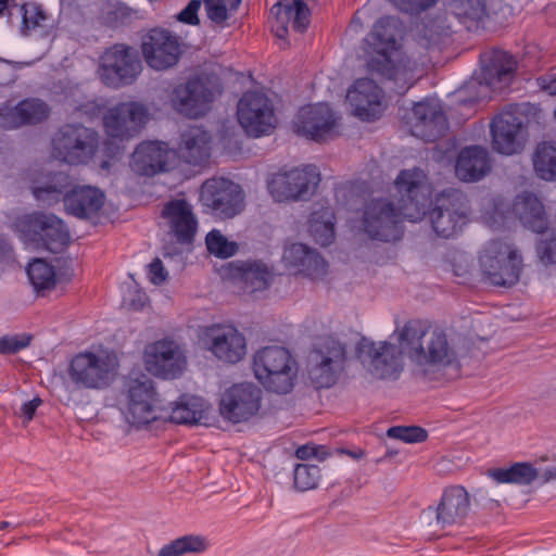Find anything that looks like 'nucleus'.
I'll list each match as a JSON object with an SVG mask.
<instances>
[{"label":"nucleus","instance_id":"1","mask_svg":"<svg viewBox=\"0 0 556 556\" xmlns=\"http://www.w3.org/2000/svg\"><path fill=\"white\" fill-rule=\"evenodd\" d=\"M395 187L401 194L399 207L386 199L371 200L365 205L363 227L374 240L396 241L402 237L403 219L417 222L426 215L431 189L421 169L402 170Z\"/></svg>","mask_w":556,"mask_h":556},{"label":"nucleus","instance_id":"2","mask_svg":"<svg viewBox=\"0 0 556 556\" xmlns=\"http://www.w3.org/2000/svg\"><path fill=\"white\" fill-rule=\"evenodd\" d=\"M397 341L413 364L416 377L433 380L438 374L457 362V350L450 333L440 328L427 330L419 320H408L396 328Z\"/></svg>","mask_w":556,"mask_h":556},{"label":"nucleus","instance_id":"3","mask_svg":"<svg viewBox=\"0 0 556 556\" xmlns=\"http://www.w3.org/2000/svg\"><path fill=\"white\" fill-rule=\"evenodd\" d=\"M33 194L49 206L62 200L66 212L78 218L97 213L104 199V194L97 188L75 186L70 175L63 172L51 174L43 185L33 188Z\"/></svg>","mask_w":556,"mask_h":556},{"label":"nucleus","instance_id":"4","mask_svg":"<svg viewBox=\"0 0 556 556\" xmlns=\"http://www.w3.org/2000/svg\"><path fill=\"white\" fill-rule=\"evenodd\" d=\"M396 22L390 16L379 18L365 39L367 70L383 80L406 79V65L400 60L396 43Z\"/></svg>","mask_w":556,"mask_h":556},{"label":"nucleus","instance_id":"5","mask_svg":"<svg viewBox=\"0 0 556 556\" xmlns=\"http://www.w3.org/2000/svg\"><path fill=\"white\" fill-rule=\"evenodd\" d=\"M253 371L266 390L288 394L298 377V363L286 348L270 345L254 354Z\"/></svg>","mask_w":556,"mask_h":556},{"label":"nucleus","instance_id":"6","mask_svg":"<svg viewBox=\"0 0 556 556\" xmlns=\"http://www.w3.org/2000/svg\"><path fill=\"white\" fill-rule=\"evenodd\" d=\"M346 345L328 336L315 342L306 361L307 376L316 389L331 388L342 375L346 363Z\"/></svg>","mask_w":556,"mask_h":556},{"label":"nucleus","instance_id":"7","mask_svg":"<svg viewBox=\"0 0 556 556\" xmlns=\"http://www.w3.org/2000/svg\"><path fill=\"white\" fill-rule=\"evenodd\" d=\"M98 148L99 134L79 123L64 124L52 139L53 156L70 165L89 163Z\"/></svg>","mask_w":556,"mask_h":556},{"label":"nucleus","instance_id":"8","mask_svg":"<svg viewBox=\"0 0 556 556\" xmlns=\"http://www.w3.org/2000/svg\"><path fill=\"white\" fill-rule=\"evenodd\" d=\"M125 392L127 404L124 414L130 425L141 428L166 416L154 383L146 375L129 377Z\"/></svg>","mask_w":556,"mask_h":556},{"label":"nucleus","instance_id":"9","mask_svg":"<svg viewBox=\"0 0 556 556\" xmlns=\"http://www.w3.org/2000/svg\"><path fill=\"white\" fill-rule=\"evenodd\" d=\"M14 229L30 241L40 240L46 250L62 252L71 242V235L64 222L54 214L35 212L18 217Z\"/></svg>","mask_w":556,"mask_h":556},{"label":"nucleus","instance_id":"10","mask_svg":"<svg viewBox=\"0 0 556 556\" xmlns=\"http://www.w3.org/2000/svg\"><path fill=\"white\" fill-rule=\"evenodd\" d=\"M469 206L466 195L456 189L444 190L435 198L428 216L433 231L442 238H452L468 222Z\"/></svg>","mask_w":556,"mask_h":556},{"label":"nucleus","instance_id":"11","mask_svg":"<svg viewBox=\"0 0 556 556\" xmlns=\"http://www.w3.org/2000/svg\"><path fill=\"white\" fill-rule=\"evenodd\" d=\"M320 182V173L315 165H303L290 170H280L268 181V190L278 201L308 200Z\"/></svg>","mask_w":556,"mask_h":556},{"label":"nucleus","instance_id":"12","mask_svg":"<svg viewBox=\"0 0 556 556\" xmlns=\"http://www.w3.org/2000/svg\"><path fill=\"white\" fill-rule=\"evenodd\" d=\"M238 121L249 136L268 135L276 127L271 101L260 91L245 92L238 103Z\"/></svg>","mask_w":556,"mask_h":556},{"label":"nucleus","instance_id":"13","mask_svg":"<svg viewBox=\"0 0 556 556\" xmlns=\"http://www.w3.org/2000/svg\"><path fill=\"white\" fill-rule=\"evenodd\" d=\"M357 357L368 366L370 371L381 379H395L402 371V357L404 353L387 341L375 342L362 338L356 348Z\"/></svg>","mask_w":556,"mask_h":556},{"label":"nucleus","instance_id":"14","mask_svg":"<svg viewBox=\"0 0 556 556\" xmlns=\"http://www.w3.org/2000/svg\"><path fill=\"white\" fill-rule=\"evenodd\" d=\"M141 72V62L129 47L115 45L101 56L100 76L113 88L131 84Z\"/></svg>","mask_w":556,"mask_h":556},{"label":"nucleus","instance_id":"15","mask_svg":"<svg viewBox=\"0 0 556 556\" xmlns=\"http://www.w3.org/2000/svg\"><path fill=\"white\" fill-rule=\"evenodd\" d=\"M201 201L222 218H232L244 208L241 187L226 178L207 179L201 187Z\"/></svg>","mask_w":556,"mask_h":556},{"label":"nucleus","instance_id":"16","mask_svg":"<svg viewBox=\"0 0 556 556\" xmlns=\"http://www.w3.org/2000/svg\"><path fill=\"white\" fill-rule=\"evenodd\" d=\"M70 382L75 389H104L113 380L110 362L91 352L75 355L67 368Z\"/></svg>","mask_w":556,"mask_h":556},{"label":"nucleus","instance_id":"17","mask_svg":"<svg viewBox=\"0 0 556 556\" xmlns=\"http://www.w3.org/2000/svg\"><path fill=\"white\" fill-rule=\"evenodd\" d=\"M519 251L506 240H492L489 244V282L497 287H511L519 281L522 270Z\"/></svg>","mask_w":556,"mask_h":556},{"label":"nucleus","instance_id":"18","mask_svg":"<svg viewBox=\"0 0 556 556\" xmlns=\"http://www.w3.org/2000/svg\"><path fill=\"white\" fill-rule=\"evenodd\" d=\"M144 365L155 377L175 379L185 371L187 357L178 343L163 339L146 346Z\"/></svg>","mask_w":556,"mask_h":556},{"label":"nucleus","instance_id":"19","mask_svg":"<svg viewBox=\"0 0 556 556\" xmlns=\"http://www.w3.org/2000/svg\"><path fill=\"white\" fill-rule=\"evenodd\" d=\"M262 390L252 382L236 383L227 389L219 402L220 415L233 422L249 420L261 407Z\"/></svg>","mask_w":556,"mask_h":556},{"label":"nucleus","instance_id":"20","mask_svg":"<svg viewBox=\"0 0 556 556\" xmlns=\"http://www.w3.org/2000/svg\"><path fill=\"white\" fill-rule=\"evenodd\" d=\"M201 342L216 358L228 364L238 363L247 353L245 338L230 325L206 327Z\"/></svg>","mask_w":556,"mask_h":556},{"label":"nucleus","instance_id":"21","mask_svg":"<svg viewBox=\"0 0 556 556\" xmlns=\"http://www.w3.org/2000/svg\"><path fill=\"white\" fill-rule=\"evenodd\" d=\"M141 50L146 63L156 71L174 66L181 53L178 38L162 28H153L143 36Z\"/></svg>","mask_w":556,"mask_h":556},{"label":"nucleus","instance_id":"22","mask_svg":"<svg viewBox=\"0 0 556 556\" xmlns=\"http://www.w3.org/2000/svg\"><path fill=\"white\" fill-rule=\"evenodd\" d=\"M493 149L504 155H513L523 150L528 131L521 118L508 108L495 116L491 123Z\"/></svg>","mask_w":556,"mask_h":556},{"label":"nucleus","instance_id":"23","mask_svg":"<svg viewBox=\"0 0 556 556\" xmlns=\"http://www.w3.org/2000/svg\"><path fill=\"white\" fill-rule=\"evenodd\" d=\"M447 128V118L440 102L427 99L414 105L410 119L413 136L433 142L443 137Z\"/></svg>","mask_w":556,"mask_h":556},{"label":"nucleus","instance_id":"24","mask_svg":"<svg viewBox=\"0 0 556 556\" xmlns=\"http://www.w3.org/2000/svg\"><path fill=\"white\" fill-rule=\"evenodd\" d=\"M213 99V91L200 79H189L185 84H179L170 94L175 111L189 118L204 115Z\"/></svg>","mask_w":556,"mask_h":556},{"label":"nucleus","instance_id":"25","mask_svg":"<svg viewBox=\"0 0 556 556\" xmlns=\"http://www.w3.org/2000/svg\"><path fill=\"white\" fill-rule=\"evenodd\" d=\"M105 131L110 137L135 136L148 119L147 109L137 102H123L104 115Z\"/></svg>","mask_w":556,"mask_h":556},{"label":"nucleus","instance_id":"26","mask_svg":"<svg viewBox=\"0 0 556 556\" xmlns=\"http://www.w3.org/2000/svg\"><path fill=\"white\" fill-rule=\"evenodd\" d=\"M337 121L330 106L318 103L302 108L293 121L298 135L315 141L326 138L336 127Z\"/></svg>","mask_w":556,"mask_h":556},{"label":"nucleus","instance_id":"27","mask_svg":"<svg viewBox=\"0 0 556 556\" xmlns=\"http://www.w3.org/2000/svg\"><path fill=\"white\" fill-rule=\"evenodd\" d=\"M174 155L165 142H142L134 151L130 166L140 176L153 177L169 169Z\"/></svg>","mask_w":556,"mask_h":556},{"label":"nucleus","instance_id":"28","mask_svg":"<svg viewBox=\"0 0 556 556\" xmlns=\"http://www.w3.org/2000/svg\"><path fill=\"white\" fill-rule=\"evenodd\" d=\"M470 509L469 494L460 486L447 488L437 506L425 513L428 517L434 516V525L443 530L446 527L460 525L467 517Z\"/></svg>","mask_w":556,"mask_h":556},{"label":"nucleus","instance_id":"29","mask_svg":"<svg viewBox=\"0 0 556 556\" xmlns=\"http://www.w3.org/2000/svg\"><path fill=\"white\" fill-rule=\"evenodd\" d=\"M162 217L165 219L168 233L180 244L193 241L198 230V219L191 204L185 199H174L164 204Z\"/></svg>","mask_w":556,"mask_h":556},{"label":"nucleus","instance_id":"30","mask_svg":"<svg viewBox=\"0 0 556 556\" xmlns=\"http://www.w3.org/2000/svg\"><path fill=\"white\" fill-rule=\"evenodd\" d=\"M354 115L363 121L378 118L382 111V90L370 78L357 79L346 96Z\"/></svg>","mask_w":556,"mask_h":556},{"label":"nucleus","instance_id":"31","mask_svg":"<svg viewBox=\"0 0 556 556\" xmlns=\"http://www.w3.org/2000/svg\"><path fill=\"white\" fill-rule=\"evenodd\" d=\"M517 67V61L510 53L492 49L489 52V96L506 93L516 78Z\"/></svg>","mask_w":556,"mask_h":556},{"label":"nucleus","instance_id":"32","mask_svg":"<svg viewBox=\"0 0 556 556\" xmlns=\"http://www.w3.org/2000/svg\"><path fill=\"white\" fill-rule=\"evenodd\" d=\"M229 275L248 293L266 290L273 279L268 267L257 261L232 262L229 264Z\"/></svg>","mask_w":556,"mask_h":556},{"label":"nucleus","instance_id":"33","mask_svg":"<svg viewBox=\"0 0 556 556\" xmlns=\"http://www.w3.org/2000/svg\"><path fill=\"white\" fill-rule=\"evenodd\" d=\"M212 136L202 127L191 126L180 135L177 153L186 163L200 165L210 157Z\"/></svg>","mask_w":556,"mask_h":556},{"label":"nucleus","instance_id":"34","mask_svg":"<svg viewBox=\"0 0 556 556\" xmlns=\"http://www.w3.org/2000/svg\"><path fill=\"white\" fill-rule=\"evenodd\" d=\"M514 214L521 224L538 233L548 227V219L540 199L530 192L519 194L513 204Z\"/></svg>","mask_w":556,"mask_h":556},{"label":"nucleus","instance_id":"35","mask_svg":"<svg viewBox=\"0 0 556 556\" xmlns=\"http://www.w3.org/2000/svg\"><path fill=\"white\" fill-rule=\"evenodd\" d=\"M486 173V150L480 146H470L460 150L455 174L465 182H473L483 178Z\"/></svg>","mask_w":556,"mask_h":556},{"label":"nucleus","instance_id":"36","mask_svg":"<svg viewBox=\"0 0 556 556\" xmlns=\"http://www.w3.org/2000/svg\"><path fill=\"white\" fill-rule=\"evenodd\" d=\"M489 478L496 485L515 484L529 486L539 480L540 470L530 462H517L508 467L489 469Z\"/></svg>","mask_w":556,"mask_h":556},{"label":"nucleus","instance_id":"37","mask_svg":"<svg viewBox=\"0 0 556 556\" xmlns=\"http://www.w3.org/2000/svg\"><path fill=\"white\" fill-rule=\"evenodd\" d=\"M164 413L166 416L162 418V420H169L182 425H194L203 418L204 402L201 397L185 394L170 407H164Z\"/></svg>","mask_w":556,"mask_h":556},{"label":"nucleus","instance_id":"38","mask_svg":"<svg viewBox=\"0 0 556 556\" xmlns=\"http://www.w3.org/2000/svg\"><path fill=\"white\" fill-rule=\"evenodd\" d=\"M22 13V33L28 35L30 31L38 33L39 36H48L51 34L54 21L40 4L25 3L20 8Z\"/></svg>","mask_w":556,"mask_h":556},{"label":"nucleus","instance_id":"39","mask_svg":"<svg viewBox=\"0 0 556 556\" xmlns=\"http://www.w3.org/2000/svg\"><path fill=\"white\" fill-rule=\"evenodd\" d=\"M532 163L538 177L544 180L556 179V142H540L532 154Z\"/></svg>","mask_w":556,"mask_h":556},{"label":"nucleus","instance_id":"40","mask_svg":"<svg viewBox=\"0 0 556 556\" xmlns=\"http://www.w3.org/2000/svg\"><path fill=\"white\" fill-rule=\"evenodd\" d=\"M208 541L205 536L188 534L180 536L165 544L157 556H184L185 554H199L208 548Z\"/></svg>","mask_w":556,"mask_h":556},{"label":"nucleus","instance_id":"41","mask_svg":"<svg viewBox=\"0 0 556 556\" xmlns=\"http://www.w3.org/2000/svg\"><path fill=\"white\" fill-rule=\"evenodd\" d=\"M26 271L36 291L49 290L55 286L54 267L41 258L30 262Z\"/></svg>","mask_w":556,"mask_h":556},{"label":"nucleus","instance_id":"42","mask_svg":"<svg viewBox=\"0 0 556 556\" xmlns=\"http://www.w3.org/2000/svg\"><path fill=\"white\" fill-rule=\"evenodd\" d=\"M278 8L277 15H280L283 10V15L287 18H293L292 26L299 31L303 33L309 24V9L303 0H293L291 4L282 5L280 2L276 3L271 11Z\"/></svg>","mask_w":556,"mask_h":556},{"label":"nucleus","instance_id":"43","mask_svg":"<svg viewBox=\"0 0 556 556\" xmlns=\"http://www.w3.org/2000/svg\"><path fill=\"white\" fill-rule=\"evenodd\" d=\"M23 125L38 124L49 116V106L38 99H26L20 102Z\"/></svg>","mask_w":556,"mask_h":556},{"label":"nucleus","instance_id":"44","mask_svg":"<svg viewBox=\"0 0 556 556\" xmlns=\"http://www.w3.org/2000/svg\"><path fill=\"white\" fill-rule=\"evenodd\" d=\"M205 243L211 254L220 258H227L236 254L238 245L233 241H229L218 230H212L206 235Z\"/></svg>","mask_w":556,"mask_h":556},{"label":"nucleus","instance_id":"45","mask_svg":"<svg viewBox=\"0 0 556 556\" xmlns=\"http://www.w3.org/2000/svg\"><path fill=\"white\" fill-rule=\"evenodd\" d=\"M508 109L509 111H514V113L523 121L526 129L529 126L542 128L546 123L545 112L536 104L526 102L521 104L509 105Z\"/></svg>","mask_w":556,"mask_h":556},{"label":"nucleus","instance_id":"46","mask_svg":"<svg viewBox=\"0 0 556 556\" xmlns=\"http://www.w3.org/2000/svg\"><path fill=\"white\" fill-rule=\"evenodd\" d=\"M320 479V469L316 465L299 464L294 468V486L299 491H307L317 486Z\"/></svg>","mask_w":556,"mask_h":556},{"label":"nucleus","instance_id":"47","mask_svg":"<svg viewBox=\"0 0 556 556\" xmlns=\"http://www.w3.org/2000/svg\"><path fill=\"white\" fill-rule=\"evenodd\" d=\"M327 263L320 254L307 247L305 257L302 260L300 266H296L299 273L304 274L311 278H319L326 274Z\"/></svg>","mask_w":556,"mask_h":556},{"label":"nucleus","instance_id":"48","mask_svg":"<svg viewBox=\"0 0 556 556\" xmlns=\"http://www.w3.org/2000/svg\"><path fill=\"white\" fill-rule=\"evenodd\" d=\"M207 17L216 23L223 24L228 18V9L237 10L241 0H203Z\"/></svg>","mask_w":556,"mask_h":556},{"label":"nucleus","instance_id":"49","mask_svg":"<svg viewBox=\"0 0 556 556\" xmlns=\"http://www.w3.org/2000/svg\"><path fill=\"white\" fill-rule=\"evenodd\" d=\"M309 232L314 237L315 241L327 247L333 242L334 239V226L330 219L320 222L317 218V214L313 213L309 222Z\"/></svg>","mask_w":556,"mask_h":556},{"label":"nucleus","instance_id":"50","mask_svg":"<svg viewBox=\"0 0 556 556\" xmlns=\"http://www.w3.org/2000/svg\"><path fill=\"white\" fill-rule=\"evenodd\" d=\"M387 435L391 439L401 440L405 443H419L427 439V431L418 426H396L391 427L387 431Z\"/></svg>","mask_w":556,"mask_h":556},{"label":"nucleus","instance_id":"51","mask_svg":"<svg viewBox=\"0 0 556 556\" xmlns=\"http://www.w3.org/2000/svg\"><path fill=\"white\" fill-rule=\"evenodd\" d=\"M31 339L27 333L0 336V354H15L27 348Z\"/></svg>","mask_w":556,"mask_h":556},{"label":"nucleus","instance_id":"52","mask_svg":"<svg viewBox=\"0 0 556 556\" xmlns=\"http://www.w3.org/2000/svg\"><path fill=\"white\" fill-rule=\"evenodd\" d=\"M536 256L544 266L556 264V237L540 239L536 243Z\"/></svg>","mask_w":556,"mask_h":556},{"label":"nucleus","instance_id":"53","mask_svg":"<svg viewBox=\"0 0 556 556\" xmlns=\"http://www.w3.org/2000/svg\"><path fill=\"white\" fill-rule=\"evenodd\" d=\"M23 126L21 118L20 103L17 105L3 104L0 106V127L3 129H15Z\"/></svg>","mask_w":556,"mask_h":556},{"label":"nucleus","instance_id":"54","mask_svg":"<svg viewBox=\"0 0 556 556\" xmlns=\"http://www.w3.org/2000/svg\"><path fill=\"white\" fill-rule=\"evenodd\" d=\"M405 13L418 14L434 5L438 0H389Z\"/></svg>","mask_w":556,"mask_h":556},{"label":"nucleus","instance_id":"55","mask_svg":"<svg viewBox=\"0 0 556 556\" xmlns=\"http://www.w3.org/2000/svg\"><path fill=\"white\" fill-rule=\"evenodd\" d=\"M307 245L303 243H293L287 247L283 251V262L287 267L295 268L300 266L302 260L305 257Z\"/></svg>","mask_w":556,"mask_h":556},{"label":"nucleus","instance_id":"56","mask_svg":"<svg viewBox=\"0 0 556 556\" xmlns=\"http://www.w3.org/2000/svg\"><path fill=\"white\" fill-rule=\"evenodd\" d=\"M202 5L201 0H191L187 7L181 10L178 15L177 20L184 24L198 26L200 24V18L198 16V12Z\"/></svg>","mask_w":556,"mask_h":556},{"label":"nucleus","instance_id":"57","mask_svg":"<svg viewBox=\"0 0 556 556\" xmlns=\"http://www.w3.org/2000/svg\"><path fill=\"white\" fill-rule=\"evenodd\" d=\"M328 455H329V452H328L327 447L324 445L316 446V445L306 444V445H302V446L298 447V450L295 451V456L302 460H306L312 457H315L318 460L323 462L328 457Z\"/></svg>","mask_w":556,"mask_h":556},{"label":"nucleus","instance_id":"58","mask_svg":"<svg viewBox=\"0 0 556 556\" xmlns=\"http://www.w3.org/2000/svg\"><path fill=\"white\" fill-rule=\"evenodd\" d=\"M149 277L151 282L154 285H161L166 280L167 273L160 258L153 260L149 265Z\"/></svg>","mask_w":556,"mask_h":556},{"label":"nucleus","instance_id":"59","mask_svg":"<svg viewBox=\"0 0 556 556\" xmlns=\"http://www.w3.org/2000/svg\"><path fill=\"white\" fill-rule=\"evenodd\" d=\"M540 89L549 96H556V75H545L536 79Z\"/></svg>","mask_w":556,"mask_h":556},{"label":"nucleus","instance_id":"60","mask_svg":"<svg viewBox=\"0 0 556 556\" xmlns=\"http://www.w3.org/2000/svg\"><path fill=\"white\" fill-rule=\"evenodd\" d=\"M494 214L492 216V222L489 219V227L493 224H497V216L500 219L505 220L506 214L509 212V204L504 202L502 199L494 200Z\"/></svg>","mask_w":556,"mask_h":556},{"label":"nucleus","instance_id":"61","mask_svg":"<svg viewBox=\"0 0 556 556\" xmlns=\"http://www.w3.org/2000/svg\"><path fill=\"white\" fill-rule=\"evenodd\" d=\"M41 402L42 401L39 397H35L31 401L24 403L21 407V415L25 417L27 421L31 420Z\"/></svg>","mask_w":556,"mask_h":556},{"label":"nucleus","instance_id":"62","mask_svg":"<svg viewBox=\"0 0 556 556\" xmlns=\"http://www.w3.org/2000/svg\"><path fill=\"white\" fill-rule=\"evenodd\" d=\"M485 73H486V66H484L483 63L481 62L480 74L477 76H473L471 78V80L467 83V85L465 86V90L466 91H469L471 89L473 90L477 86L483 88V81L486 79Z\"/></svg>","mask_w":556,"mask_h":556},{"label":"nucleus","instance_id":"63","mask_svg":"<svg viewBox=\"0 0 556 556\" xmlns=\"http://www.w3.org/2000/svg\"><path fill=\"white\" fill-rule=\"evenodd\" d=\"M13 249L7 238L0 235V262H9L12 258Z\"/></svg>","mask_w":556,"mask_h":556},{"label":"nucleus","instance_id":"64","mask_svg":"<svg viewBox=\"0 0 556 556\" xmlns=\"http://www.w3.org/2000/svg\"><path fill=\"white\" fill-rule=\"evenodd\" d=\"M542 483L556 480V468H546L542 472L540 471V478Z\"/></svg>","mask_w":556,"mask_h":556}]
</instances>
